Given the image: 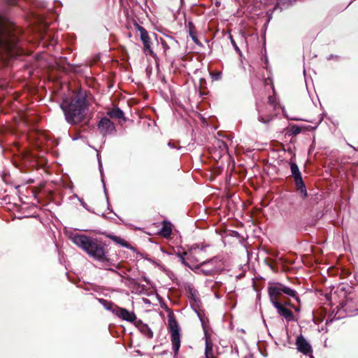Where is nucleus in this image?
Masks as SVG:
<instances>
[{
  "label": "nucleus",
  "instance_id": "393cba45",
  "mask_svg": "<svg viewBox=\"0 0 358 358\" xmlns=\"http://www.w3.org/2000/svg\"><path fill=\"white\" fill-rule=\"evenodd\" d=\"M301 128L298 125H293L291 127V132L293 135H297L301 132Z\"/></svg>",
  "mask_w": 358,
  "mask_h": 358
},
{
  "label": "nucleus",
  "instance_id": "7ed1b4c3",
  "mask_svg": "<svg viewBox=\"0 0 358 358\" xmlns=\"http://www.w3.org/2000/svg\"><path fill=\"white\" fill-rule=\"evenodd\" d=\"M73 243L81 248L90 257L101 262H109L111 258L102 241L84 234L75 235Z\"/></svg>",
  "mask_w": 358,
  "mask_h": 358
},
{
  "label": "nucleus",
  "instance_id": "bb28decb",
  "mask_svg": "<svg viewBox=\"0 0 358 358\" xmlns=\"http://www.w3.org/2000/svg\"><path fill=\"white\" fill-rule=\"evenodd\" d=\"M161 44H162V48L164 49V52L165 55H166L167 51L170 48L169 45L167 44V43L164 39H161Z\"/></svg>",
  "mask_w": 358,
  "mask_h": 358
},
{
  "label": "nucleus",
  "instance_id": "a18cd8bd",
  "mask_svg": "<svg viewBox=\"0 0 358 358\" xmlns=\"http://www.w3.org/2000/svg\"><path fill=\"white\" fill-rule=\"evenodd\" d=\"M216 358H217V357H216Z\"/></svg>",
  "mask_w": 358,
  "mask_h": 358
},
{
  "label": "nucleus",
  "instance_id": "2f4dec72",
  "mask_svg": "<svg viewBox=\"0 0 358 358\" xmlns=\"http://www.w3.org/2000/svg\"><path fill=\"white\" fill-rule=\"evenodd\" d=\"M48 54L50 55V56L54 57V59H55L56 64H58L57 59L62 58L61 57H57V55L56 54H52V53H48Z\"/></svg>",
  "mask_w": 358,
  "mask_h": 358
},
{
  "label": "nucleus",
  "instance_id": "f03ea898",
  "mask_svg": "<svg viewBox=\"0 0 358 358\" xmlns=\"http://www.w3.org/2000/svg\"><path fill=\"white\" fill-rule=\"evenodd\" d=\"M267 292L269 300L280 317L287 322L298 320L292 309H294L296 313H299L301 311L299 306L292 303L289 298H285L272 282L268 283Z\"/></svg>",
  "mask_w": 358,
  "mask_h": 358
},
{
  "label": "nucleus",
  "instance_id": "ea45409f",
  "mask_svg": "<svg viewBox=\"0 0 358 358\" xmlns=\"http://www.w3.org/2000/svg\"><path fill=\"white\" fill-rule=\"evenodd\" d=\"M112 271H114L116 274H117V275H119L122 277V275L120 273H118L117 271H115L114 270H112Z\"/></svg>",
  "mask_w": 358,
  "mask_h": 358
},
{
  "label": "nucleus",
  "instance_id": "72a5a7b5",
  "mask_svg": "<svg viewBox=\"0 0 358 358\" xmlns=\"http://www.w3.org/2000/svg\"><path fill=\"white\" fill-rule=\"evenodd\" d=\"M351 289H352V287L350 286L347 285L346 287H342L341 289L343 290V291H346V292H348L350 294V292L348 291V290Z\"/></svg>",
  "mask_w": 358,
  "mask_h": 358
},
{
  "label": "nucleus",
  "instance_id": "412c9836",
  "mask_svg": "<svg viewBox=\"0 0 358 358\" xmlns=\"http://www.w3.org/2000/svg\"><path fill=\"white\" fill-rule=\"evenodd\" d=\"M289 165H290L292 176L293 177V178H297V177H299L301 176V173L298 167V165L295 162H292V158L291 159Z\"/></svg>",
  "mask_w": 358,
  "mask_h": 358
},
{
  "label": "nucleus",
  "instance_id": "c03bdc74",
  "mask_svg": "<svg viewBox=\"0 0 358 358\" xmlns=\"http://www.w3.org/2000/svg\"><path fill=\"white\" fill-rule=\"evenodd\" d=\"M310 358H315L313 355H310Z\"/></svg>",
  "mask_w": 358,
  "mask_h": 358
},
{
  "label": "nucleus",
  "instance_id": "f8f14e48",
  "mask_svg": "<svg viewBox=\"0 0 358 358\" xmlns=\"http://www.w3.org/2000/svg\"><path fill=\"white\" fill-rule=\"evenodd\" d=\"M296 345L299 352L306 355H312V346L302 335L297 336L296 339Z\"/></svg>",
  "mask_w": 358,
  "mask_h": 358
},
{
  "label": "nucleus",
  "instance_id": "39448f33",
  "mask_svg": "<svg viewBox=\"0 0 358 358\" xmlns=\"http://www.w3.org/2000/svg\"><path fill=\"white\" fill-rule=\"evenodd\" d=\"M168 331L171 334L172 348L175 355H177L180 347V333L178 323L173 313L168 315Z\"/></svg>",
  "mask_w": 358,
  "mask_h": 358
},
{
  "label": "nucleus",
  "instance_id": "473e14b6",
  "mask_svg": "<svg viewBox=\"0 0 358 358\" xmlns=\"http://www.w3.org/2000/svg\"><path fill=\"white\" fill-rule=\"evenodd\" d=\"M221 285H222V282H215L214 285H213V287H212V289H215L219 287L220 286H221Z\"/></svg>",
  "mask_w": 358,
  "mask_h": 358
},
{
  "label": "nucleus",
  "instance_id": "a19ab883",
  "mask_svg": "<svg viewBox=\"0 0 358 358\" xmlns=\"http://www.w3.org/2000/svg\"><path fill=\"white\" fill-rule=\"evenodd\" d=\"M45 139H46V142L48 141V134H46V137H45Z\"/></svg>",
  "mask_w": 358,
  "mask_h": 358
},
{
  "label": "nucleus",
  "instance_id": "5701e85b",
  "mask_svg": "<svg viewBox=\"0 0 358 358\" xmlns=\"http://www.w3.org/2000/svg\"><path fill=\"white\" fill-rule=\"evenodd\" d=\"M197 293H196V291L193 289V288H191V287H189V294H188V298L192 301H194V302H196L197 301V296H196Z\"/></svg>",
  "mask_w": 358,
  "mask_h": 358
},
{
  "label": "nucleus",
  "instance_id": "ddd939ff",
  "mask_svg": "<svg viewBox=\"0 0 358 358\" xmlns=\"http://www.w3.org/2000/svg\"><path fill=\"white\" fill-rule=\"evenodd\" d=\"M48 27V23L46 22V28ZM52 49L55 53L59 54L62 48L58 45L57 39L55 37V34L49 32L46 30V55L48 53V50L50 52Z\"/></svg>",
  "mask_w": 358,
  "mask_h": 358
},
{
  "label": "nucleus",
  "instance_id": "f3484780",
  "mask_svg": "<svg viewBox=\"0 0 358 358\" xmlns=\"http://www.w3.org/2000/svg\"><path fill=\"white\" fill-rule=\"evenodd\" d=\"M172 224L166 220H164L162 222V227L159 231V235L162 236L164 238H169L170 237L171 233H172Z\"/></svg>",
  "mask_w": 358,
  "mask_h": 358
},
{
  "label": "nucleus",
  "instance_id": "aec40b11",
  "mask_svg": "<svg viewBox=\"0 0 358 358\" xmlns=\"http://www.w3.org/2000/svg\"><path fill=\"white\" fill-rule=\"evenodd\" d=\"M110 239L113 240L114 242L120 244V245L125 247L127 248H132V247L124 239L121 238L119 236L115 235H108L107 236Z\"/></svg>",
  "mask_w": 358,
  "mask_h": 358
},
{
  "label": "nucleus",
  "instance_id": "b1692460",
  "mask_svg": "<svg viewBox=\"0 0 358 358\" xmlns=\"http://www.w3.org/2000/svg\"><path fill=\"white\" fill-rule=\"evenodd\" d=\"M101 301L103 302V304L106 308V309L110 310L112 311L115 308V307L116 306L111 301L108 302V301H106L104 299H101Z\"/></svg>",
  "mask_w": 358,
  "mask_h": 358
},
{
  "label": "nucleus",
  "instance_id": "79ce46f5",
  "mask_svg": "<svg viewBox=\"0 0 358 358\" xmlns=\"http://www.w3.org/2000/svg\"><path fill=\"white\" fill-rule=\"evenodd\" d=\"M269 266H270V267H271V269H273V271H275V269H274V268H273V266L272 265H269Z\"/></svg>",
  "mask_w": 358,
  "mask_h": 358
},
{
  "label": "nucleus",
  "instance_id": "a211bd4d",
  "mask_svg": "<svg viewBox=\"0 0 358 358\" xmlns=\"http://www.w3.org/2000/svg\"><path fill=\"white\" fill-rule=\"evenodd\" d=\"M107 115L112 119H122L126 121L123 111L117 107L109 110Z\"/></svg>",
  "mask_w": 358,
  "mask_h": 358
},
{
  "label": "nucleus",
  "instance_id": "a878e982",
  "mask_svg": "<svg viewBox=\"0 0 358 358\" xmlns=\"http://www.w3.org/2000/svg\"><path fill=\"white\" fill-rule=\"evenodd\" d=\"M188 27H189V35L196 33V27L192 22H189L188 23Z\"/></svg>",
  "mask_w": 358,
  "mask_h": 358
},
{
  "label": "nucleus",
  "instance_id": "f704fd0d",
  "mask_svg": "<svg viewBox=\"0 0 358 358\" xmlns=\"http://www.w3.org/2000/svg\"><path fill=\"white\" fill-rule=\"evenodd\" d=\"M7 2L10 5H15L17 3L16 0H7Z\"/></svg>",
  "mask_w": 358,
  "mask_h": 358
},
{
  "label": "nucleus",
  "instance_id": "c756f323",
  "mask_svg": "<svg viewBox=\"0 0 358 358\" xmlns=\"http://www.w3.org/2000/svg\"><path fill=\"white\" fill-rule=\"evenodd\" d=\"M192 38V39L194 41V42L196 44H199V41L197 38V36H196V33L194 34H191L189 35Z\"/></svg>",
  "mask_w": 358,
  "mask_h": 358
},
{
  "label": "nucleus",
  "instance_id": "7c9ffc66",
  "mask_svg": "<svg viewBox=\"0 0 358 358\" xmlns=\"http://www.w3.org/2000/svg\"><path fill=\"white\" fill-rule=\"evenodd\" d=\"M230 40H231V44L233 45V46L234 47V48L236 49V50L237 51H240L239 48H238L235 41L234 40L233 37L231 36H230Z\"/></svg>",
  "mask_w": 358,
  "mask_h": 358
},
{
  "label": "nucleus",
  "instance_id": "2eb2a0df",
  "mask_svg": "<svg viewBox=\"0 0 358 358\" xmlns=\"http://www.w3.org/2000/svg\"><path fill=\"white\" fill-rule=\"evenodd\" d=\"M294 182L295 185V187L297 192L301 194V196L303 199H306L308 197V192L306 189V185L302 178V176L294 178Z\"/></svg>",
  "mask_w": 358,
  "mask_h": 358
},
{
  "label": "nucleus",
  "instance_id": "cd10ccee",
  "mask_svg": "<svg viewBox=\"0 0 358 358\" xmlns=\"http://www.w3.org/2000/svg\"><path fill=\"white\" fill-rule=\"evenodd\" d=\"M213 78L215 80H220L222 76L221 72H216L212 74Z\"/></svg>",
  "mask_w": 358,
  "mask_h": 358
},
{
  "label": "nucleus",
  "instance_id": "c85d7f7f",
  "mask_svg": "<svg viewBox=\"0 0 358 358\" xmlns=\"http://www.w3.org/2000/svg\"><path fill=\"white\" fill-rule=\"evenodd\" d=\"M192 38V39L194 41V42L196 44H199V41L197 38V36H196V33L194 34H191L189 35Z\"/></svg>",
  "mask_w": 358,
  "mask_h": 358
},
{
  "label": "nucleus",
  "instance_id": "4468645a",
  "mask_svg": "<svg viewBox=\"0 0 358 358\" xmlns=\"http://www.w3.org/2000/svg\"><path fill=\"white\" fill-rule=\"evenodd\" d=\"M113 313L118 317L130 322H133L136 320V315L134 312H130L124 308L115 306L113 310Z\"/></svg>",
  "mask_w": 358,
  "mask_h": 358
},
{
  "label": "nucleus",
  "instance_id": "20e7f679",
  "mask_svg": "<svg viewBox=\"0 0 358 358\" xmlns=\"http://www.w3.org/2000/svg\"><path fill=\"white\" fill-rule=\"evenodd\" d=\"M16 46V41L14 36L6 23L0 17V48L5 50L9 56L13 55V50Z\"/></svg>",
  "mask_w": 358,
  "mask_h": 358
},
{
  "label": "nucleus",
  "instance_id": "6ab92c4d",
  "mask_svg": "<svg viewBox=\"0 0 358 358\" xmlns=\"http://www.w3.org/2000/svg\"><path fill=\"white\" fill-rule=\"evenodd\" d=\"M137 327L141 332L148 338H152L153 337V333L148 324L143 323L141 321H139Z\"/></svg>",
  "mask_w": 358,
  "mask_h": 358
},
{
  "label": "nucleus",
  "instance_id": "9b49d317",
  "mask_svg": "<svg viewBox=\"0 0 358 358\" xmlns=\"http://www.w3.org/2000/svg\"><path fill=\"white\" fill-rule=\"evenodd\" d=\"M98 129L103 136L110 134L115 131L114 123L108 117H103L98 123Z\"/></svg>",
  "mask_w": 358,
  "mask_h": 358
},
{
  "label": "nucleus",
  "instance_id": "4c0bfd02",
  "mask_svg": "<svg viewBox=\"0 0 358 358\" xmlns=\"http://www.w3.org/2000/svg\"><path fill=\"white\" fill-rule=\"evenodd\" d=\"M215 297H216V298H217V299H220V296L219 295V294L217 293V291H215Z\"/></svg>",
  "mask_w": 358,
  "mask_h": 358
},
{
  "label": "nucleus",
  "instance_id": "423d86ee",
  "mask_svg": "<svg viewBox=\"0 0 358 358\" xmlns=\"http://www.w3.org/2000/svg\"><path fill=\"white\" fill-rule=\"evenodd\" d=\"M200 271L205 275L219 274L224 270V264L222 259L213 257L209 260L200 262Z\"/></svg>",
  "mask_w": 358,
  "mask_h": 358
},
{
  "label": "nucleus",
  "instance_id": "c9c22d12",
  "mask_svg": "<svg viewBox=\"0 0 358 358\" xmlns=\"http://www.w3.org/2000/svg\"><path fill=\"white\" fill-rule=\"evenodd\" d=\"M127 279V280H128L130 283H134V279L129 277V276H127L125 278Z\"/></svg>",
  "mask_w": 358,
  "mask_h": 358
},
{
  "label": "nucleus",
  "instance_id": "9d476101",
  "mask_svg": "<svg viewBox=\"0 0 358 358\" xmlns=\"http://www.w3.org/2000/svg\"><path fill=\"white\" fill-rule=\"evenodd\" d=\"M136 29L140 32V37L143 44V50L146 54L154 57V52L151 48L150 38L147 30L138 24H135Z\"/></svg>",
  "mask_w": 358,
  "mask_h": 358
},
{
  "label": "nucleus",
  "instance_id": "dca6fc26",
  "mask_svg": "<svg viewBox=\"0 0 358 358\" xmlns=\"http://www.w3.org/2000/svg\"><path fill=\"white\" fill-rule=\"evenodd\" d=\"M205 357L206 358H216L217 357L213 352V343L209 336H206L205 342Z\"/></svg>",
  "mask_w": 358,
  "mask_h": 358
},
{
  "label": "nucleus",
  "instance_id": "58836bf2",
  "mask_svg": "<svg viewBox=\"0 0 358 358\" xmlns=\"http://www.w3.org/2000/svg\"><path fill=\"white\" fill-rule=\"evenodd\" d=\"M168 145H169V146L172 147V148H176V146H175L172 143H171V142H169V143H168Z\"/></svg>",
  "mask_w": 358,
  "mask_h": 358
},
{
  "label": "nucleus",
  "instance_id": "0eeeda50",
  "mask_svg": "<svg viewBox=\"0 0 358 358\" xmlns=\"http://www.w3.org/2000/svg\"><path fill=\"white\" fill-rule=\"evenodd\" d=\"M268 103L269 106H261L259 110L258 120L264 124H268L275 117L274 109L275 107V99L272 96H268Z\"/></svg>",
  "mask_w": 358,
  "mask_h": 358
},
{
  "label": "nucleus",
  "instance_id": "e433bc0d",
  "mask_svg": "<svg viewBox=\"0 0 358 358\" xmlns=\"http://www.w3.org/2000/svg\"><path fill=\"white\" fill-rule=\"evenodd\" d=\"M52 194V192L51 191H49L48 192V194L46 193V196H45V198H46V201H48V199H49V196H50ZM48 203H46V205Z\"/></svg>",
  "mask_w": 358,
  "mask_h": 358
},
{
  "label": "nucleus",
  "instance_id": "6e6552de",
  "mask_svg": "<svg viewBox=\"0 0 358 358\" xmlns=\"http://www.w3.org/2000/svg\"><path fill=\"white\" fill-rule=\"evenodd\" d=\"M202 249H199L198 247H192L189 252H184V254L187 256V260L190 263L189 268L192 270L201 268L200 263L201 259L198 256L201 253Z\"/></svg>",
  "mask_w": 358,
  "mask_h": 358
},
{
  "label": "nucleus",
  "instance_id": "f257e3e1",
  "mask_svg": "<svg viewBox=\"0 0 358 358\" xmlns=\"http://www.w3.org/2000/svg\"><path fill=\"white\" fill-rule=\"evenodd\" d=\"M50 101L59 103L66 121L71 124H87L91 119L86 94L83 90H71L67 84L57 83L51 92Z\"/></svg>",
  "mask_w": 358,
  "mask_h": 358
},
{
  "label": "nucleus",
  "instance_id": "37998d69",
  "mask_svg": "<svg viewBox=\"0 0 358 358\" xmlns=\"http://www.w3.org/2000/svg\"><path fill=\"white\" fill-rule=\"evenodd\" d=\"M50 83V79H48V80H46V83Z\"/></svg>",
  "mask_w": 358,
  "mask_h": 358
},
{
  "label": "nucleus",
  "instance_id": "4be33fe9",
  "mask_svg": "<svg viewBox=\"0 0 358 358\" xmlns=\"http://www.w3.org/2000/svg\"><path fill=\"white\" fill-rule=\"evenodd\" d=\"M178 257H179L180 262L185 265V266L189 267V264H190L187 260V256H186L184 252L180 253L178 252L177 254Z\"/></svg>",
  "mask_w": 358,
  "mask_h": 358
},
{
  "label": "nucleus",
  "instance_id": "1a4fd4ad",
  "mask_svg": "<svg viewBox=\"0 0 358 358\" xmlns=\"http://www.w3.org/2000/svg\"><path fill=\"white\" fill-rule=\"evenodd\" d=\"M272 283L278 289V290L280 292H281L282 295L285 298H286V297L294 298L296 300V301L297 302L296 306H299L300 308H301V299H300L299 296L298 295V293L296 290H294V289L290 288L289 287H287L285 285H284L281 282H273Z\"/></svg>",
  "mask_w": 358,
  "mask_h": 358
}]
</instances>
